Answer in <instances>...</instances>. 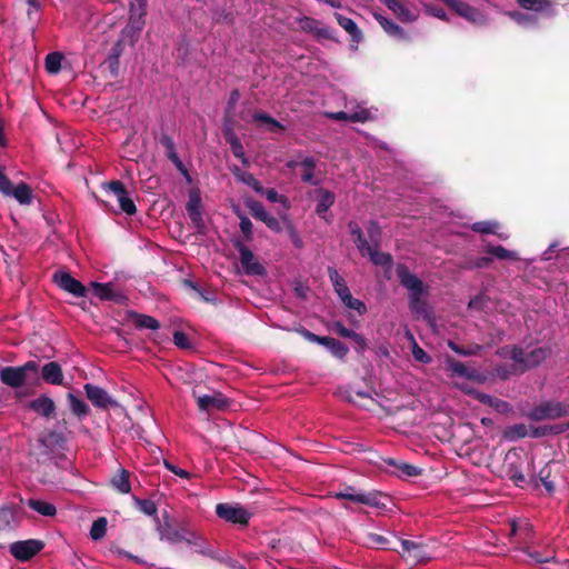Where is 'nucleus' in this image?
Listing matches in <instances>:
<instances>
[{
	"mask_svg": "<svg viewBox=\"0 0 569 569\" xmlns=\"http://www.w3.org/2000/svg\"><path fill=\"white\" fill-rule=\"evenodd\" d=\"M499 355L508 363L497 368V376L506 379L540 365L550 355V350L541 346L505 347Z\"/></svg>",
	"mask_w": 569,
	"mask_h": 569,
	"instance_id": "1",
	"label": "nucleus"
},
{
	"mask_svg": "<svg viewBox=\"0 0 569 569\" xmlns=\"http://www.w3.org/2000/svg\"><path fill=\"white\" fill-rule=\"evenodd\" d=\"M144 16L146 0H131L129 22L124 28H121L120 34L109 53L108 59L111 66L118 63V59L126 47H132L138 40V37L144 26Z\"/></svg>",
	"mask_w": 569,
	"mask_h": 569,
	"instance_id": "2",
	"label": "nucleus"
},
{
	"mask_svg": "<svg viewBox=\"0 0 569 569\" xmlns=\"http://www.w3.org/2000/svg\"><path fill=\"white\" fill-rule=\"evenodd\" d=\"M396 273L400 283L409 292V308L411 312L417 319H423L428 323H432L431 312L425 300L428 287L403 264L397 266Z\"/></svg>",
	"mask_w": 569,
	"mask_h": 569,
	"instance_id": "3",
	"label": "nucleus"
},
{
	"mask_svg": "<svg viewBox=\"0 0 569 569\" xmlns=\"http://www.w3.org/2000/svg\"><path fill=\"white\" fill-rule=\"evenodd\" d=\"M349 230L355 237L357 248L362 256H368L371 262L377 266L389 267L391 264V256L377 250L380 229L376 222L371 221L367 228L371 244L363 238L362 231L357 222H350Z\"/></svg>",
	"mask_w": 569,
	"mask_h": 569,
	"instance_id": "4",
	"label": "nucleus"
},
{
	"mask_svg": "<svg viewBox=\"0 0 569 569\" xmlns=\"http://www.w3.org/2000/svg\"><path fill=\"white\" fill-rule=\"evenodd\" d=\"M517 2L525 12L510 11L508 14L522 27L535 26L539 14L551 13V4L548 0H517Z\"/></svg>",
	"mask_w": 569,
	"mask_h": 569,
	"instance_id": "5",
	"label": "nucleus"
},
{
	"mask_svg": "<svg viewBox=\"0 0 569 569\" xmlns=\"http://www.w3.org/2000/svg\"><path fill=\"white\" fill-rule=\"evenodd\" d=\"M449 8H451L459 17L468 22L482 27L486 26L489 17L488 13L479 8H475L462 0H442Z\"/></svg>",
	"mask_w": 569,
	"mask_h": 569,
	"instance_id": "6",
	"label": "nucleus"
},
{
	"mask_svg": "<svg viewBox=\"0 0 569 569\" xmlns=\"http://www.w3.org/2000/svg\"><path fill=\"white\" fill-rule=\"evenodd\" d=\"M527 416L536 421L567 417L569 416V403L542 401L531 409Z\"/></svg>",
	"mask_w": 569,
	"mask_h": 569,
	"instance_id": "7",
	"label": "nucleus"
},
{
	"mask_svg": "<svg viewBox=\"0 0 569 569\" xmlns=\"http://www.w3.org/2000/svg\"><path fill=\"white\" fill-rule=\"evenodd\" d=\"M216 515L227 522L239 526H247L251 518V513L237 503H218Z\"/></svg>",
	"mask_w": 569,
	"mask_h": 569,
	"instance_id": "8",
	"label": "nucleus"
},
{
	"mask_svg": "<svg viewBox=\"0 0 569 569\" xmlns=\"http://www.w3.org/2000/svg\"><path fill=\"white\" fill-rule=\"evenodd\" d=\"M381 2L402 23H413L420 17L419 8L416 4L408 3L405 0H381Z\"/></svg>",
	"mask_w": 569,
	"mask_h": 569,
	"instance_id": "9",
	"label": "nucleus"
},
{
	"mask_svg": "<svg viewBox=\"0 0 569 569\" xmlns=\"http://www.w3.org/2000/svg\"><path fill=\"white\" fill-rule=\"evenodd\" d=\"M399 543L400 549H397V551L412 563L423 562L433 558L428 547L420 542L403 539L399 540Z\"/></svg>",
	"mask_w": 569,
	"mask_h": 569,
	"instance_id": "10",
	"label": "nucleus"
},
{
	"mask_svg": "<svg viewBox=\"0 0 569 569\" xmlns=\"http://www.w3.org/2000/svg\"><path fill=\"white\" fill-rule=\"evenodd\" d=\"M37 369L34 361H29L21 367H6L0 370V378L3 383L17 388L24 383L29 371L36 372Z\"/></svg>",
	"mask_w": 569,
	"mask_h": 569,
	"instance_id": "11",
	"label": "nucleus"
},
{
	"mask_svg": "<svg viewBox=\"0 0 569 569\" xmlns=\"http://www.w3.org/2000/svg\"><path fill=\"white\" fill-rule=\"evenodd\" d=\"M197 401L198 408L201 411L212 412L223 410L229 406V400L221 392L213 391L211 393L198 395L197 391L192 392Z\"/></svg>",
	"mask_w": 569,
	"mask_h": 569,
	"instance_id": "12",
	"label": "nucleus"
},
{
	"mask_svg": "<svg viewBox=\"0 0 569 569\" xmlns=\"http://www.w3.org/2000/svg\"><path fill=\"white\" fill-rule=\"evenodd\" d=\"M43 546L40 540L29 539L11 543L9 550L17 560L27 561L36 556Z\"/></svg>",
	"mask_w": 569,
	"mask_h": 569,
	"instance_id": "13",
	"label": "nucleus"
},
{
	"mask_svg": "<svg viewBox=\"0 0 569 569\" xmlns=\"http://www.w3.org/2000/svg\"><path fill=\"white\" fill-rule=\"evenodd\" d=\"M84 391L87 398L92 402V405L99 409H108V408H119L120 405L117 400L109 396V393L94 385L86 383Z\"/></svg>",
	"mask_w": 569,
	"mask_h": 569,
	"instance_id": "14",
	"label": "nucleus"
},
{
	"mask_svg": "<svg viewBox=\"0 0 569 569\" xmlns=\"http://www.w3.org/2000/svg\"><path fill=\"white\" fill-rule=\"evenodd\" d=\"M102 188L107 192H110L116 197L121 211L130 216L136 213V204L132 201V199L129 198L128 192L126 191L121 182L111 181L109 183H104Z\"/></svg>",
	"mask_w": 569,
	"mask_h": 569,
	"instance_id": "15",
	"label": "nucleus"
},
{
	"mask_svg": "<svg viewBox=\"0 0 569 569\" xmlns=\"http://www.w3.org/2000/svg\"><path fill=\"white\" fill-rule=\"evenodd\" d=\"M239 259L243 271L250 276H261L264 273L263 266L258 261L252 251L244 244L238 242Z\"/></svg>",
	"mask_w": 569,
	"mask_h": 569,
	"instance_id": "16",
	"label": "nucleus"
},
{
	"mask_svg": "<svg viewBox=\"0 0 569 569\" xmlns=\"http://www.w3.org/2000/svg\"><path fill=\"white\" fill-rule=\"evenodd\" d=\"M247 207L256 219L264 222L267 227L272 231L280 232L282 230L280 221L271 213H269L261 202L256 200H248Z\"/></svg>",
	"mask_w": 569,
	"mask_h": 569,
	"instance_id": "17",
	"label": "nucleus"
},
{
	"mask_svg": "<svg viewBox=\"0 0 569 569\" xmlns=\"http://www.w3.org/2000/svg\"><path fill=\"white\" fill-rule=\"evenodd\" d=\"M315 198L317 201L316 213L325 221L330 222L328 210L335 203V194L329 190L319 188L315 191Z\"/></svg>",
	"mask_w": 569,
	"mask_h": 569,
	"instance_id": "18",
	"label": "nucleus"
},
{
	"mask_svg": "<svg viewBox=\"0 0 569 569\" xmlns=\"http://www.w3.org/2000/svg\"><path fill=\"white\" fill-rule=\"evenodd\" d=\"M160 538L170 543H179L182 541H187L188 543L192 542L194 538V533L187 530L186 528H174L170 525H166L163 528L159 529Z\"/></svg>",
	"mask_w": 569,
	"mask_h": 569,
	"instance_id": "19",
	"label": "nucleus"
},
{
	"mask_svg": "<svg viewBox=\"0 0 569 569\" xmlns=\"http://www.w3.org/2000/svg\"><path fill=\"white\" fill-rule=\"evenodd\" d=\"M53 279L61 289L76 297H83L86 293L83 284L67 272H58L54 274Z\"/></svg>",
	"mask_w": 569,
	"mask_h": 569,
	"instance_id": "20",
	"label": "nucleus"
},
{
	"mask_svg": "<svg viewBox=\"0 0 569 569\" xmlns=\"http://www.w3.org/2000/svg\"><path fill=\"white\" fill-rule=\"evenodd\" d=\"M375 18L388 36H390L399 41H410L411 38H410L409 33L403 28H401L396 22H393L392 20H390L379 13H375Z\"/></svg>",
	"mask_w": 569,
	"mask_h": 569,
	"instance_id": "21",
	"label": "nucleus"
},
{
	"mask_svg": "<svg viewBox=\"0 0 569 569\" xmlns=\"http://www.w3.org/2000/svg\"><path fill=\"white\" fill-rule=\"evenodd\" d=\"M252 121L257 124V128L264 130L269 133H279L284 130V127L279 121H277L266 112L253 113Z\"/></svg>",
	"mask_w": 569,
	"mask_h": 569,
	"instance_id": "22",
	"label": "nucleus"
},
{
	"mask_svg": "<svg viewBox=\"0 0 569 569\" xmlns=\"http://www.w3.org/2000/svg\"><path fill=\"white\" fill-rule=\"evenodd\" d=\"M224 137L230 144L231 151L244 166H249V160L246 157L244 149L238 137L236 136L231 126H227L224 129Z\"/></svg>",
	"mask_w": 569,
	"mask_h": 569,
	"instance_id": "23",
	"label": "nucleus"
},
{
	"mask_svg": "<svg viewBox=\"0 0 569 569\" xmlns=\"http://www.w3.org/2000/svg\"><path fill=\"white\" fill-rule=\"evenodd\" d=\"M187 211L196 226H200L202 221L201 216V197L198 190H191L187 203Z\"/></svg>",
	"mask_w": 569,
	"mask_h": 569,
	"instance_id": "24",
	"label": "nucleus"
},
{
	"mask_svg": "<svg viewBox=\"0 0 569 569\" xmlns=\"http://www.w3.org/2000/svg\"><path fill=\"white\" fill-rule=\"evenodd\" d=\"M328 117L335 120H348L352 122H363L371 118L370 111L359 107L356 111H339L328 113Z\"/></svg>",
	"mask_w": 569,
	"mask_h": 569,
	"instance_id": "25",
	"label": "nucleus"
},
{
	"mask_svg": "<svg viewBox=\"0 0 569 569\" xmlns=\"http://www.w3.org/2000/svg\"><path fill=\"white\" fill-rule=\"evenodd\" d=\"M42 378L46 382L50 385H62L63 373L59 363L57 362H48L42 367L41 370Z\"/></svg>",
	"mask_w": 569,
	"mask_h": 569,
	"instance_id": "26",
	"label": "nucleus"
},
{
	"mask_svg": "<svg viewBox=\"0 0 569 569\" xmlns=\"http://www.w3.org/2000/svg\"><path fill=\"white\" fill-rule=\"evenodd\" d=\"M449 368L453 375H456L460 378H466L468 380H472V381H477V382L485 381V377L481 373L477 372L473 369H469L462 362L452 361L449 363Z\"/></svg>",
	"mask_w": 569,
	"mask_h": 569,
	"instance_id": "27",
	"label": "nucleus"
},
{
	"mask_svg": "<svg viewBox=\"0 0 569 569\" xmlns=\"http://www.w3.org/2000/svg\"><path fill=\"white\" fill-rule=\"evenodd\" d=\"M335 18L337 19L339 26L351 37L352 41L358 43L362 39V32L358 28L357 23L340 13H335Z\"/></svg>",
	"mask_w": 569,
	"mask_h": 569,
	"instance_id": "28",
	"label": "nucleus"
},
{
	"mask_svg": "<svg viewBox=\"0 0 569 569\" xmlns=\"http://www.w3.org/2000/svg\"><path fill=\"white\" fill-rule=\"evenodd\" d=\"M28 407L44 417H49L56 409L53 400L47 396H41L30 401Z\"/></svg>",
	"mask_w": 569,
	"mask_h": 569,
	"instance_id": "29",
	"label": "nucleus"
},
{
	"mask_svg": "<svg viewBox=\"0 0 569 569\" xmlns=\"http://www.w3.org/2000/svg\"><path fill=\"white\" fill-rule=\"evenodd\" d=\"M287 167L290 169H295L297 167H301L302 173L301 179L305 182H312L313 179V170H315V161L312 158L306 157L301 161L291 160L287 163Z\"/></svg>",
	"mask_w": 569,
	"mask_h": 569,
	"instance_id": "30",
	"label": "nucleus"
},
{
	"mask_svg": "<svg viewBox=\"0 0 569 569\" xmlns=\"http://www.w3.org/2000/svg\"><path fill=\"white\" fill-rule=\"evenodd\" d=\"M358 503L370 506L377 509H385L387 507L388 497L378 492H362L358 496Z\"/></svg>",
	"mask_w": 569,
	"mask_h": 569,
	"instance_id": "31",
	"label": "nucleus"
},
{
	"mask_svg": "<svg viewBox=\"0 0 569 569\" xmlns=\"http://www.w3.org/2000/svg\"><path fill=\"white\" fill-rule=\"evenodd\" d=\"M7 197H12L20 204L24 206L30 204L32 202V191L30 187L24 182H20L17 186H13Z\"/></svg>",
	"mask_w": 569,
	"mask_h": 569,
	"instance_id": "32",
	"label": "nucleus"
},
{
	"mask_svg": "<svg viewBox=\"0 0 569 569\" xmlns=\"http://www.w3.org/2000/svg\"><path fill=\"white\" fill-rule=\"evenodd\" d=\"M472 230L480 233H492L497 234L500 239H507V232H500V224L497 221H479L472 224Z\"/></svg>",
	"mask_w": 569,
	"mask_h": 569,
	"instance_id": "33",
	"label": "nucleus"
},
{
	"mask_svg": "<svg viewBox=\"0 0 569 569\" xmlns=\"http://www.w3.org/2000/svg\"><path fill=\"white\" fill-rule=\"evenodd\" d=\"M388 463L393 467L392 472L398 477L410 478L420 473V470L416 466L409 465L407 462L390 459L388 460Z\"/></svg>",
	"mask_w": 569,
	"mask_h": 569,
	"instance_id": "34",
	"label": "nucleus"
},
{
	"mask_svg": "<svg viewBox=\"0 0 569 569\" xmlns=\"http://www.w3.org/2000/svg\"><path fill=\"white\" fill-rule=\"evenodd\" d=\"M299 26L302 30L316 33L319 37L328 38L330 34L329 29L320 27V22L312 18L300 19Z\"/></svg>",
	"mask_w": 569,
	"mask_h": 569,
	"instance_id": "35",
	"label": "nucleus"
},
{
	"mask_svg": "<svg viewBox=\"0 0 569 569\" xmlns=\"http://www.w3.org/2000/svg\"><path fill=\"white\" fill-rule=\"evenodd\" d=\"M320 345L325 346L335 357L343 359L348 353V348L339 340L330 337H323Z\"/></svg>",
	"mask_w": 569,
	"mask_h": 569,
	"instance_id": "36",
	"label": "nucleus"
},
{
	"mask_svg": "<svg viewBox=\"0 0 569 569\" xmlns=\"http://www.w3.org/2000/svg\"><path fill=\"white\" fill-rule=\"evenodd\" d=\"M328 274L335 288V291L337 292L340 299L350 292L345 282V279L339 274V272L335 268H328Z\"/></svg>",
	"mask_w": 569,
	"mask_h": 569,
	"instance_id": "37",
	"label": "nucleus"
},
{
	"mask_svg": "<svg viewBox=\"0 0 569 569\" xmlns=\"http://www.w3.org/2000/svg\"><path fill=\"white\" fill-rule=\"evenodd\" d=\"M91 289L98 298L101 300H116L117 296L113 291V286L111 283H99L92 282Z\"/></svg>",
	"mask_w": 569,
	"mask_h": 569,
	"instance_id": "38",
	"label": "nucleus"
},
{
	"mask_svg": "<svg viewBox=\"0 0 569 569\" xmlns=\"http://www.w3.org/2000/svg\"><path fill=\"white\" fill-rule=\"evenodd\" d=\"M67 398H68V402H69L71 411L77 417L83 418L89 413L90 409L83 400L77 398L73 393H68Z\"/></svg>",
	"mask_w": 569,
	"mask_h": 569,
	"instance_id": "39",
	"label": "nucleus"
},
{
	"mask_svg": "<svg viewBox=\"0 0 569 569\" xmlns=\"http://www.w3.org/2000/svg\"><path fill=\"white\" fill-rule=\"evenodd\" d=\"M28 506L32 510L46 517H52L57 512V509L52 503L42 500L30 499L28 501Z\"/></svg>",
	"mask_w": 569,
	"mask_h": 569,
	"instance_id": "40",
	"label": "nucleus"
},
{
	"mask_svg": "<svg viewBox=\"0 0 569 569\" xmlns=\"http://www.w3.org/2000/svg\"><path fill=\"white\" fill-rule=\"evenodd\" d=\"M408 340L411 342V350L413 358L421 363H429L431 361V357L418 346L413 335L410 331L406 332Z\"/></svg>",
	"mask_w": 569,
	"mask_h": 569,
	"instance_id": "41",
	"label": "nucleus"
},
{
	"mask_svg": "<svg viewBox=\"0 0 569 569\" xmlns=\"http://www.w3.org/2000/svg\"><path fill=\"white\" fill-rule=\"evenodd\" d=\"M133 323L137 328L140 329H150L157 330L159 328V322L154 318L146 315L134 313L132 315Z\"/></svg>",
	"mask_w": 569,
	"mask_h": 569,
	"instance_id": "42",
	"label": "nucleus"
},
{
	"mask_svg": "<svg viewBox=\"0 0 569 569\" xmlns=\"http://www.w3.org/2000/svg\"><path fill=\"white\" fill-rule=\"evenodd\" d=\"M487 252L492 257L500 260H517L518 253L516 251L508 250L501 246H489Z\"/></svg>",
	"mask_w": 569,
	"mask_h": 569,
	"instance_id": "43",
	"label": "nucleus"
},
{
	"mask_svg": "<svg viewBox=\"0 0 569 569\" xmlns=\"http://www.w3.org/2000/svg\"><path fill=\"white\" fill-rule=\"evenodd\" d=\"M111 483L121 493L130 492L129 475L124 469H121L120 473L112 478Z\"/></svg>",
	"mask_w": 569,
	"mask_h": 569,
	"instance_id": "44",
	"label": "nucleus"
},
{
	"mask_svg": "<svg viewBox=\"0 0 569 569\" xmlns=\"http://www.w3.org/2000/svg\"><path fill=\"white\" fill-rule=\"evenodd\" d=\"M234 174L238 178V180H240L244 184H247L250 188H252L257 193H259L260 191H263V187L260 183V181L258 179H256L254 176L251 174L250 172L241 171V170L238 169L234 172Z\"/></svg>",
	"mask_w": 569,
	"mask_h": 569,
	"instance_id": "45",
	"label": "nucleus"
},
{
	"mask_svg": "<svg viewBox=\"0 0 569 569\" xmlns=\"http://www.w3.org/2000/svg\"><path fill=\"white\" fill-rule=\"evenodd\" d=\"M63 56L60 52L49 53L46 58V70L50 74H57L61 70Z\"/></svg>",
	"mask_w": 569,
	"mask_h": 569,
	"instance_id": "46",
	"label": "nucleus"
},
{
	"mask_svg": "<svg viewBox=\"0 0 569 569\" xmlns=\"http://www.w3.org/2000/svg\"><path fill=\"white\" fill-rule=\"evenodd\" d=\"M107 525H108V521L106 518H103V517L98 518L92 523L91 529H90L91 539L100 540L101 538H103L107 532Z\"/></svg>",
	"mask_w": 569,
	"mask_h": 569,
	"instance_id": "47",
	"label": "nucleus"
},
{
	"mask_svg": "<svg viewBox=\"0 0 569 569\" xmlns=\"http://www.w3.org/2000/svg\"><path fill=\"white\" fill-rule=\"evenodd\" d=\"M99 33H107L106 41L111 39L113 36L118 34V28L116 27V22L113 17H106L103 21L98 26Z\"/></svg>",
	"mask_w": 569,
	"mask_h": 569,
	"instance_id": "48",
	"label": "nucleus"
},
{
	"mask_svg": "<svg viewBox=\"0 0 569 569\" xmlns=\"http://www.w3.org/2000/svg\"><path fill=\"white\" fill-rule=\"evenodd\" d=\"M259 193L264 196L267 198V200L270 201V202L280 203L284 209H289L290 208V203H289V200L287 199V197L282 196V194H279L272 188H270V189L263 188V191H260Z\"/></svg>",
	"mask_w": 569,
	"mask_h": 569,
	"instance_id": "49",
	"label": "nucleus"
},
{
	"mask_svg": "<svg viewBox=\"0 0 569 569\" xmlns=\"http://www.w3.org/2000/svg\"><path fill=\"white\" fill-rule=\"evenodd\" d=\"M341 301L345 303L346 307L349 309L356 310L359 315H362L366 312V306L362 301L353 298L351 293L349 292L347 296L341 298Z\"/></svg>",
	"mask_w": 569,
	"mask_h": 569,
	"instance_id": "50",
	"label": "nucleus"
},
{
	"mask_svg": "<svg viewBox=\"0 0 569 569\" xmlns=\"http://www.w3.org/2000/svg\"><path fill=\"white\" fill-rule=\"evenodd\" d=\"M528 433V429L525 425H515L506 430V437L509 439L523 438Z\"/></svg>",
	"mask_w": 569,
	"mask_h": 569,
	"instance_id": "51",
	"label": "nucleus"
},
{
	"mask_svg": "<svg viewBox=\"0 0 569 569\" xmlns=\"http://www.w3.org/2000/svg\"><path fill=\"white\" fill-rule=\"evenodd\" d=\"M137 505L139 509L148 516H153L157 512V506L151 500L137 499Z\"/></svg>",
	"mask_w": 569,
	"mask_h": 569,
	"instance_id": "52",
	"label": "nucleus"
},
{
	"mask_svg": "<svg viewBox=\"0 0 569 569\" xmlns=\"http://www.w3.org/2000/svg\"><path fill=\"white\" fill-rule=\"evenodd\" d=\"M423 9H425V12L429 16H432V17H436L440 20H447V13L445 12L443 9L439 8V7H435V6H431V4H428V3H425V2H421Z\"/></svg>",
	"mask_w": 569,
	"mask_h": 569,
	"instance_id": "53",
	"label": "nucleus"
},
{
	"mask_svg": "<svg viewBox=\"0 0 569 569\" xmlns=\"http://www.w3.org/2000/svg\"><path fill=\"white\" fill-rule=\"evenodd\" d=\"M358 496H362V491H356L352 488H348V489L337 493L338 498L347 499V500H350L356 503H358V499H357Z\"/></svg>",
	"mask_w": 569,
	"mask_h": 569,
	"instance_id": "54",
	"label": "nucleus"
},
{
	"mask_svg": "<svg viewBox=\"0 0 569 569\" xmlns=\"http://www.w3.org/2000/svg\"><path fill=\"white\" fill-rule=\"evenodd\" d=\"M332 329H333V331H335L337 335H339L340 337H343V338H349V339H351V337H353V333H355V331H353V330L348 329L347 327H345V325H343V323H341V322H339V321H338V322H335V323L332 325Z\"/></svg>",
	"mask_w": 569,
	"mask_h": 569,
	"instance_id": "55",
	"label": "nucleus"
},
{
	"mask_svg": "<svg viewBox=\"0 0 569 569\" xmlns=\"http://www.w3.org/2000/svg\"><path fill=\"white\" fill-rule=\"evenodd\" d=\"M12 187L13 184L11 183L10 179L2 171H0V192L7 197Z\"/></svg>",
	"mask_w": 569,
	"mask_h": 569,
	"instance_id": "56",
	"label": "nucleus"
},
{
	"mask_svg": "<svg viewBox=\"0 0 569 569\" xmlns=\"http://www.w3.org/2000/svg\"><path fill=\"white\" fill-rule=\"evenodd\" d=\"M164 467L173 472L176 476L180 477V478H184V479H189L190 478V473L172 463H170L169 461H164Z\"/></svg>",
	"mask_w": 569,
	"mask_h": 569,
	"instance_id": "57",
	"label": "nucleus"
},
{
	"mask_svg": "<svg viewBox=\"0 0 569 569\" xmlns=\"http://www.w3.org/2000/svg\"><path fill=\"white\" fill-rule=\"evenodd\" d=\"M173 341L179 348L186 349L189 347V339L183 332L176 331L173 335Z\"/></svg>",
	"mask_w": 569,
	"mask_h": 569,
	"instance_id": "58",
	"label": "nucleus"
},
{
	"mask_svg": "<svg viewBox=\"0 0 569 569\" xmlns=\"http://www.w3.org/2000/svg\"><path fill=\"white\" fill-rule=\"evenodd\" d=\"M240 229H241L242 233L246 236L247 239L251 238L252 223H251L249 218L242 217L240 219Z\"/></svg>",
	"mask_w": 569,
	"mask_h": 569,
	"instance_id": "59",
	"label": "nucleus"
},
{
	"mask_svg": "<svg viewBox=\"0 0 569 569\" xmlns=\"http://www.w3.org/2000/svg\"><path fill=\"white\" fill-rule=\"evenodd\" d=\"M508 475L510 479L518 486L522 487L526 482L525 476L517 469H509Z\"/></svg>",
	"mask_w": 569,
	"mask_h": 569,
	"instance_id": "60",
	"label": "nucleus"
},
{
	"mask_svg": "<svg viewBox=\"0 0 569 569\" xmlns=\"http://www.w3.org/2000/svg\"><path fill=\"white\" fill-rule=\"evenodd\" d=\"M298 332L310 342H316L320 345V342L322 341L321 339H323V337L317 336L305 328H300Z\"/></svg>",
	"mask_w": 569,
	"mask_h": 569,
	"instance_id": "61",
	"label": "nucleus"
},
{
	"mask_svg": "<svg viewBox=\"0 0 569 569\" xmlns=\"http://www.w3.org/2000/svg\"><path fill=\"white\" fill-rule=\"evenodd\" d=\"M530 557L538 563L548 562L553 558L552 552L547 555L546 557H542L539 552L530 553Z\"/></svg>",
	"mask_w": 569,
	"mask_h": 569,
	"instance_id": "62",
	"label": "nucleus"
},
{
	"mask_svg": "<svg viewBox=\"0 0 569 569\" xmlns=\"http://www.w3.org/2000/svg\"><path fill=\"white\" fill-rule=\"evenodd\" d=\"M168 158L177 166V168L181 171H183V164L180 161L178 154L176 153L174 149L168 151Z\"/></svg>",
	"mask_w": 569,
	"mask_h": 569,
	"instance_id": "63",
	"label": "nucleus"
},
{
	"mask_svg": "<svg viewBox=\"0 0 569 569\" xmlns=\"http://www.w3.org/2000/svg\"><path fill=\"white\" fill-rule=\"evenodd\" d=\"M476 397L477 399L485 403V405H488V406H493V402H495V399L493 397L489 396V395H485V393H480V392H477L476 393Z\"/></svg>",
	"mask_w": 569,
	"mask_h": 569,
	"instance_id": "64",
	"label": "nucleus"
}]
</instances>
